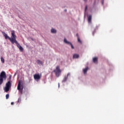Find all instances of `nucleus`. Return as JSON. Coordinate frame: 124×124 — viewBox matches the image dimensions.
<instances>
[{
  "label": "nucleus",
  "instance_id": "f257e3e1",
  "mask_svg": "<svg viewBox=\"0 0 124 124\" xmlns=\"http://www.w3.org/2000/svg\"><path fill=\"white\" fill-rule=\"evenodd\" d=\"M2 33L5 39H9L10 42H11L12 44H14V43H15V44L16 45L17 47L19 49L20 52H23L24 48H23V47H22V46H21V45L18 43V42L16 40L17 36L16 35H15V31H11V37L8 36V35L3 31H2Z\"/></svg>",
  "mask_w": 124,
  "mask_h": 124
},
{
  "label": "nucleus",
  "instance_id": "bb28decb",
  "mask_svg": "<svg viewBox=\"0 0 124 124\" xmlns=\"http://www.w3.org/2000/svg\"><path fill=\"white\" fill-rule=\"evenodd\" d=\"M102 4H103V1L102 2Z\"/></svg>",
  "mask_w": 124,
  "mask_h": 124
},
{
  "label": "nucleus",
  "instance_id": "f3484780",
  "mask_svg": "<svg viewBox=\"0 0 124 124\" xmlns=\"http://www.w3.org/2000/svg\"><path fill=\"white\" fill-rule=\"evenodd\" d=\"M78 42H79V43H82V41H81V40H80V37H78Z\"/></svg>",
  "mask_w": 124,
  "mask_h": 124
},
{
  "label": "nucleus",
  "instance_id": "39448f33",
  "mask_svg": "<svg viewBox=\"0 0 124 124\" xmlns=\"http://www.w3.org/2000/svg\"><path fill=\"white\" fill-rule=\"evenodd\" d=\"M34 80H38L41 78V76H40L39 74H35L33 76Z\"/></svg>",
  "mask_w": 124,
  "mask_h": 124
},
{
  "label": "nucleus",
  "instance_id": "aec40b11",
  "mask_svg": "<svg viewBox=\"0 0 124 124\" xmlns=\"http://www.w3.org/2000/svg\"><path fill=\"white\" fill-rule=\"evenodd\" d=\"M87 9H88V6H85V11L86 10H87Z\"/></svg>",
  "mask_w": 124,
  "mask_h": 124
},
{
  "label": "nucleus",
  "instance_id": "7ed1b4c3",
  "mask_svg": "<svg viewBox=\"0 0 124 124\" xmlns=\"http://www.w3.org/2000/svg\"><path fill=\"white\" fill-rule=\"evenodd\" d=\"M12 84L10 81H8L6 84V87L4 88V91L6 93L9 92L10 88H11Z\"/></svg>",
  "mask_w": 124,
  "mask_h": 124
},
{
  "label": "nucleus",
  "instance_id": "393cba45",
  "mask_svg": "<svg viewBox=\"0 0 124 124\" xmlns=\"http://www.w3.org/2000/svg\"><path fill=\"white\" fill-rule=\"evenodd\" d=\"M58 87L60 88V83H58Z\"/></svg>",
  "mask_w": 124,
  "mask_h": 124
},
{
  "label": "nucleus",
  "instance_id": "f8f14e48",
  "mask_svg": "<svg viewBox=\"0 0 124 124\" xmlns=\"http://www.w3.org/2000/svg\"><path fill=\"white\" fill-rule=\"evenodd\" d=\"M79 58V55L75 54L73 55V59H78Z\"/></svg>",
  "mask_w": 124,
  "mask_h": 124
},
{
  "label": "nucleus",
  "instance_id": "20e7f679",
  "mask_svg": "<svg viewBox=\"0 0 124 124\" xmlns=\"http://www.w3.org/2000/svg\"><path fill=\"white\" fill-rule=\"evenodd\" d=\"M0 80L3 81V80H6V73L4 71H2L0 74Z\"/></svg>",
  "mask_w": 124,
  "mask_h": 124
},
{
  "label": "nucleus",
  "instance_id": "2eb2a0df",
  "mask_svg": "<svg viewBox=\"0 0 124 124\" xmlns=\"http://www.w3.org/2000/svg\"><path fill=\"white\" fill-rule=\"evenodd\" d=\"M22 100V99L21 98V97H19L18 99L17 103H20Z\"/></svg>",
  "mask_w": 124,
  "mask_h": 124
},
{
  "label": "nucleus",
  "instance_id": "9b49d317",
  "mask_svg": "<svg viewBox=\"0 0 124 124\" xmlns=\"http://www.w3.org/2000/svg\"><path fill=\"white\" fill-rule=\"evenodd\" d=\"M88 70H89V67H87L85 69H83V71L84 74H86Z\"/></svg>",
  "mask_w": 124,
  "mask_h": 124
},
{
  "label": "nucleus",
  "instance_id": "412c9836",
  "mask_svg": "<svg viewBox=\"0 0 124 124\" xmlns=\"http://www.w3.org/2000/svg\"><path fill=\"white\" fill-rule=\"evenodd\" d=\"M76 36L77 37V38H78V37H79V35L78 34V33H77Z\"/></svg>",
  "mask_w": 124,
  "mask_h": 124
},
{
  "label": "nucleus",
  "instance_id": "ddd939ff",
  "mask_svg": "<svg viewBox=\"0 0 124 124\" xmlns=\"http://www.w3.org/2000/svg\"><path fill=\"white\" fill-rule=\"evenodd\" d=\"M51 31L52 33H56L57 32V31L54 29H52Z\"/></svg>",
  "mask_w": 124,
  "mask_h": 124
},
{
  "label": "nucleus",
  "instance_id": "9d476101",
  "mask_svg": "<svg viewBox=\"0 0 124 124\" xmlns=\"http://www.w3.org/2000/svg\"><path fill=\"white\" fill-rule=\"evenodd\" d=\"M88 23H92V16H88Z\"/></svg>",
  "mask_w": 124,
  "mask_h": 124
},
{
  "label": "nucleus",
  "instance_id": "6ab92c4d",
  "mask_svg": "<svg viewBox=\"0 0 124 124\" xmlns=\"http://www.w3.org/2000/svg\"><path fill=\"white\" fill-rule=\"evenodd\" d=\"M2 83H3V81H2V80H0V86L1 85V84H2Z\"/></svg>",
  "mask_w": 124,
  "mask_h": 124
},
{
  "label": "nucleus",
  "instance_id": "a878e982",
  "mask_svg": "<svg viewBox=\"0 0 124 124\" xmlns=\"http://www.w3.org/2000/svg\"><path fill=\"white\" fill-rule=\"evenodd\" d=\"M65 12H66V10H65Z\"/></svg>",
  "mask_w": 124,
  "mask_h": 124
},
{
  "label": "nucleus",
  "instance_id": "1a4fd4ad",
  "mask_svg": "<svg viewBox=\"0 0 124 124\" xmlns=\"http://www.w3.org/2000/svg\"><path fill=\"white\" fill-rule=\"evenodd\" d=\"M93 62H94V63H97V62H98V58L97 57H94L93 59Z\"/></svg>",
  "mask_w": 124,
  "mask_h": 124
},
{
  "label": "nucleus",
  "instance_id": "0eeeda50",
  "mask_svg": "<svg viewBox=\"0 0 124 124\" xmlns=\"http://www.w3.org/2000/svg\"><path fill=\"white\" fill-rule=\"evenodd\" d=\"M68 76H70V73H68L67 74V75L66 76H65L62 80V83H64L65 82H66V80H67L68 78Z\"/></svg>",
  "mask_w": 124,
  "mask_h": 124
},
{
  "label": "nucleus",
  "instance_id": "a211bd4d",
  "mask_svg": "<svg viewBox=\"0 0 124 124\" xmlns=\"http://www.w3.org/2000/svg\"><path fill=\"white\" fill-rule=\"evenodd\" d=\"M9 98V94H7L6 95V99H8Z\"/></svg>",
  "mask_w": 124,
  "mask_h": 124
},
{
  "label": "nucleus",
  "instance_id": "4be33fe9",
  "mask_svg": "<svg viewBox=\"0 0 124 124\" xmlns=\"http://www.w3.org/2000/svg\"><path fill=\"white\" fill-rule=\"evenodd\" d=\"M11 105H14V102H12L11 103Z\"/></svg>",
  "mask_w": 124,
  "mask_h": 124
},
{
  "label": "nucleus",
  "instance_id": "5701e85b",
  "mask_svg": "<svg viewBox=\"0 0 124 124\" xmlns=\"http://www.w3.org/2000/svg\"><path fill=\"white\" fill-rule=\"evenodd\" d=\"M84 1H85V2H87V1H88V0H83Z\"/></svg>",
  "mask_w": 124,
  "mask_h": 124
},
{
  "label": "nucleus",
  "instance_id": "423d86ee",
  "mask_svg": "<svg viewBox=\"0 0 124 124\" xmlns=\"http://www.w3.org/2000/svg\"><path fill=\"white\" fill-rule=\"evenodd\" d=\"M64 42L65 43H66V44H68L69 45H70L72 49H74V46H73V45H72V44L68 41H67V40H66V39H64Z\"/></svg>",
  "mask_w": 124,
  "mask_h": 124
},
{
  "label": "nucleus",
  "instance_id": "f03ea898",
  "mask_svg": "<svg viewBox=\"0 0 124 124\" xmlns=\"http://www.w3.org/2000/svg\"><path fill=\"white\" fill-rule=\"evenodd\" d=\"M53 72L55 73L56 77H59L60 74L62 73V71L61 70V69H60V66H56V69L54 70Z\"/></svg>",
  "mask_w": 124,
  "mask_h": 124
},
{
  "label": "nucleus",
  "instance_id": "6e6552de",
  "mask_svg": "<svg viewBox=\"0 0 124 124\" xmlns=\"http://www.w3.org/2000/svg\"><path fill=\"white\" fill-rule=\"evenodd\" d=\"M17 90L18 91H21V93H22V92H23V88L21 89V81H19L18 82V84L17 86Z\"/></svg>",
  "mask_w": 124,
  "mask_h": 124
},
{
  "label": "nucleus",
  "instance_id": "4468645a",
  "mask_svg": "<svg viewBox=\"0 0 124 124\" xmlns=\"http://www.w3.org/2000/svg\"><path fill=\"white\" fill-rule=\"evenodd\" d=\"M36 62H37V63H38V64H42V62H41L39 60H37Z\"/></svg>",
  "mask_w": 124,
  "mask_h": 124
},
{
  "label": "nucleus",
  "instance_id": "b1692460",
  "mask_svg": "<svg viewBox=\"0 0 124 124\" xmlns=\"http://www.w3.org/2000/svg\"><path fill=\"white\" fill-rule=\"evenodd\" d=\"M9 79H11V76H10Z\"/></svg>",
  "mask_w": 124,
  "mask_h": 124
},
{
  "label": "nucleus",
  "instance_id": "dca6fc26",
  "mask_svg": "<svg viewBox=\"0 0 124 124\" xmlns=\"http://www.w3.org/2000/svg\"><path fill=\"white\" fill-rule=\"evenodd\" d=\"M1 62L2 63H4V59L3 57H1Z\"/></svg>",
  "mask_w": 124,
  "mask_h": 124
}]
</instances>
